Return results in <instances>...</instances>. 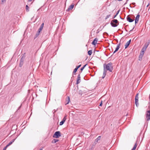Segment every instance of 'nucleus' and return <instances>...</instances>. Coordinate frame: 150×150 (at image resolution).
I'll list each match as a JSON object with an SVG mask.
<instances>
[{
	"mask_svg": "<svg viewBox=\"0 0 150 150\" xmlns=\"http://www.w3.org/2000/svg\"><path fill=\"white\" fill-rule=\"evenodd\" d=\"M43 25H44V23H42L41 25V26H40V28H39V29L38 30L39 31V32H40V31L42 30L43 29Z\"/></svg>",
	"mask_w": 150,
	"mask_h": 150,
	"instance_id": "4468645a",
	"label": "nucleus"
},
{
	"mask_svg": "<svg viewBox=\"0 0 150 150\" xmlns=\"http://www.w3.org/2000/svg\"><path fill=\"white\" fill-rule=\"evenodd\" d=\"M30 1H31L32 0H29Z\"/></svg>",
	"mask_w": 150,
	"mask_h": 150,
	"instance_id": "c03bdc74",
	"label": "nucleus"
},
{
	"mask_svg": "<svg viewBox=\"0 0 150 150\" xmlns=\"http://www.w3.org/2000/svg\"><path fill=\"white\" fill-rule=\"evenodd\" d=\"M135 104L137 107L139 105L138 101L135 100Z\"/></svg>",
	"mask_w": 150,
	"mask_h": 150,
	"instance_id": "cd10ccee",
	"label": "nucleus"
},
{
	"mask_svg": "<svg viewBox=\"0 0 150 150\" xmlns=\"http://www.w3.org/2000/svg\"><path fill=\"white\" fill-rule=\"evenodd\" d=\"M137 145L136 144L133 147V148L132 149V150H135L136 147H137Z\"/></svg>",
	"mask_w": 150,
	"mask_h": 150,
	"instance_id": "b1692460",
	"label": "nucleus"
},
{
	"mask_svg": "<svg viewBox=\"0 0 150 150\" xmlns=\"http://www.w3.org/2000/svg\"><path fill=\"white\" fill-rule=\"evenodd\" d=\"M81 66V65L80 64V65H78V66H77V67H76V68H77V69H78V68H79Z\"/></svg>",
	"mask_w": 150,
	"mask_h": 150,
	"instance_id": "72a5a7b5",
	"label": "nucleus"
},
{
	"mask_svg": "<svg viewBox=\"0 0 150 150\" xmlns=\"http://www.w3.org/2000/svg\"><path fill=\"white\" fill-rule=\"evenodd\" d=\"M120 43H119L117 45V47L115 49V51L113 52V53H115L118 50H119V49L120 48Z\"/></svg>",
	"mask_w": 150,
	"mask_h": 150,
	"instance_id": "f8f14e48",
	"label": "nucleus"
},
{
	"mask_svg": "<svg viewBox=\"0 0 150 150\" xmlns=\"http://www.w3.org/2000/svg\"><path fill=\"white\" fill-rule=\"evenodd\" d=\"M132 4H133V5H134L135 4V3H133Z\"/></svg>",
	"mask_w": 150,
	"mask_h": 150,
	"instance_id": "37998d69",
	"label": "nucleus"
},
{
	"mask_svg": "<svg viewBox=\"0 0 150 150\" xmlns=\"http://www.w3.org/2000/svg\"><path fill=\"white\" fill-rule=\"evenodd\" d=\"M66 101L67 102V103H66V105L68 104L69 102L70 101V98L69 96H68L67 97V98L66 100Z\"/></svg>",
	"mask_w": 150,
	"mask_h": 150,
	"instance_id": "dca6fc26",
	"label": "nucleus"
},
{
	"mask_svg": "<svg viewBox=\"0 0 150 150\" xmlns=\"http://www.w3.org/2000/svg\"><path fill=\"white\" fill-rule=\"evenodd\" d=\"M138 93H137L135 97V100L138 101L139 97H138Z\"/></svg>",
	"mask_w": 150,
	"mask_h": 150,
	"instance_id": "6ab92c4d",
	"label": "nucleus"
},
{
	"mask_svg": "<svg viewBox=\"0 0 150 150\" xmlns=\"http://www.w3.org/2000/svg\"><path fill=\"white\" fill-rule=\"evenodd\" d=\"M149 42H148L144 44V47H144V48H145L146 49L148 47V45H149Z\"/></svg>",
	"mask_w": 150,
	"mask_h": 150,
	"instance_id": "f3484780",
	"label": "nucleus"
},
{
	"mask_svg": "<svg viewBox=\"0 0 150 150\" xmlns=\"http://www.w3.org/2000/svg\"><path fill=\"white\" fill-rule=\"evenodd\" d=\"M128 0H127L126 2V3H125V4H126L127 3V1H128Z\"/></svg>",
	"mask_w": 150,
	"mask_h": 150,
	"instance_id": "ea45409f",
	"label": "nucleus"
},
{
	"mask_svg": "<svg viewBox=\"0 0 150 150\" xmlns=\"http://www.w3.org/2000/svg\"><path fill=\"white\" fill-rule=\"evenodd\" d=\"M59 141L57 139H54L52 141V143H55Z\"/></svg>",
	"mask_w": 150,
	"mask_h": 150,
	"instance_id": "aec40b11",
	"label": "nucleus"
},
{
	"mask_svg": "<svg viewBox=\"0 0 150 150\" xmlns=\"http://www.w3.org/2000/svg\"><path fill=\"white\" fill-rule=\"evenodd\" d=\"M87 64H85V65H84L83 67V68L84 69V68H85V67L86 66V65Z\"/></svg>",
	"mask_w": 150,
	"mask_h": 150,
	"instance_id": "4c0bfd02",
	"label": "nucleus"
},
{
	"mask_svg": "<svg viewBox=\"0 0 150 150\" xmlns=\"http://www.w3.org/2000/svg\"><path fill=\"white\" fill-rule=\"evenodd\" d=\"M149 4H148V5H147L146 7H148L149 6Z\"/></svg>",
	"mask_w": 150,
	"mask_h": 150,
	"instance_id": "58836bf2",
	"label": "nucleus"
},
{
	"mask_svg": "<svg viewBox=\"0 0 150 150\" xmlns=\"http://www.w3.org/2000/svg\"><path fill=\"white\" fill-rule=\"evenodd\" d=\"M92 54V50H90L88 52V54L89 55H91Z\"/></svg>",
	"mask_w": 150,
	"mask_h": 150,
	"instance_id": "5701e85b",
	"label": "nucleus"
},
{
	"mask_svg": "<svg viewBox=\"0 0 150 150\" xmlns=\"http://www.w3.org/2000/svg\"><path fill=\"white\" fill-rule=\"evenodd\" d=\"M127 21L129 22H132L134 20L132 19H131L130 17L128 16L127 17Z\"/></svg>",
	"mask_w": 150,
	"mask_h": 150,
	"instance_id": "ddd939ff",
	"label": "nucleus"
},
{
	"mask_svg": "<svg viewBox=\"0 0 150 150\" xmlns=\"http://www.w3.org/2000/svg\"><path fill=\"white\" fill-rule=\"evenodd\" d=\"M119 1H122V0H118Z\"/></svg>",
	"mask_w": 150,
	"mask_h": 150,
	"instance_id": "a19ab883",
	"label": "nucleus"
},
{
	"mask_svg": "<svg viewBox=\"0 0 150 150\" xmlns=\"http://www.w3.org/2000/svg\"><path fill=\"white\" fill-rule=\"evenodd\" d=\"M102 105V101H101V103L100 104L99 106H101Z\"/></svg>",
	"mask_w": 150,
	"mask_h": 150,
	"instance_id": "f704fd0d",
	"label": "nucleus"
},
{
	"mask_svg": "<svg viewBox=\"0 0 150 150\" xmlns=\"http://www.w3.org/2000/svg\"><path fill=\"white\" fill-rule=\"evenodd\" d=\"M110 16V15H107L105 17V19H107Z\"/></svg>",
	"mask_w": 150,
	"mask_h": 150,
	"instance_id": "7c9ffc66",
	"label": "nucleus"
},
{
	"mask_svg": "<svg viewBox=\"0 0 150 150\" xmlns=\"http://www.w3.org/2000/svg\"><path fill=\"white\" fill-rule=\"evenodd\" d=\"M84 68H83V67H82V68H81V71H82L83 70V69Z\"/></svg>",
	"mask_w": 150,
	"mask_h": 150,
	"instance_id": "e433bc0d",
	"label": "nucleus"
},
{
	"mask_svg": "<svg viewBox=\"0 0 150 150\" xmlns=\"http://www.w3.org/2000/svg\"><path fill=\"white\" fill-rule=\"evenodd\" d=\"M74 5L72 4L70 6H69V7L67 9V11H69L70 10H72L74 7Z\"/></svg>",
	"mask_w": 150,
	"mask_h": 150,
	"instance_id": "1a4fd4ad",
	"label": "nucleus"
},
{
	"mask_svg": "<svg viewBox=\"0 0 150 150\" xmlns=\"http://www.w3.org/2000/svg\"><path fill=\"white\" fill-rule=\"evenodd\" d=\"M101 136H99L98 138L95 140V142H97L98 140H100V139Z\"/></svg>",
	"mask_w": 150,
	"mask_h": 150,
	"instance_id": "412c9836",
	"label": "nucleus"
},
{
	"mask_svg": "<svg viewBox=\"0 0 150 150\" xmlns=\"http://www.w3.org/2000/svg\"><path fill=\"white\" fill-rule=\"evenodd\" d=\"M6 0H1V4L4 3L6 2Z\"/></svg>",
	"mask_w": 150,
	"mask_h": 150,
	"instance_id": "2f4dec72",
	"label": "nucleus"
},
{
	"mask_svg": "<svg viewBox=\"0 0 150 150\" xmlns=\"http://www.w3.org/2000/svg\"><path fill=\"white\" fill-rule=\"evenodd\" d=\"M25 57L23 55L21 59L20 62L19 64V66L21 67L23 64Z\"/></svg>",
	"mask_w": 150,
	"mask_h": 150,
	"instance_id": "39448f33",
	"label": "nucleus"
},
{
	"mask_svg": "<svg viewBox=\"0 0 150 150\" xmlns=\"http://www.w3.org/2000/svg\"><path fill=\"white\" fill-rule=\"evenodd\" d=\"M140 17V15L139 14H138L136 16L135 19V24H136L137 23L139 20V18Z\"/></svg>",
	"mask_w": 150,
	"mask_h": 150,
	"instance_id": "0eeeda50",
	"label": "nucleus"
},
{
	"mask_svg": "<svg viewBox=\"0 0 150 150\" xmlns=\"http://www.w3.org/2000/svg\"><path fill=\"white\" fill-rule=\"evenodd\" d=\"M146 49L143 47L142 49V52L140 53V55H141L142 56H143L144 54V52L145 51Z\"/></svg>",
	"mask_w": 150,
	"mask_h": 150,
	"instance_id": "2eb2a0df",
	"label": "nucleus"
},
{
	"mask_svg": "<svg viewBox=\"0 0 150 150\" xmlns=\"http://www.w3.org/2000/svg\"><path fill=\"white\" fill-rule=\"evenodd\" d=\"M131 41V40H130L129 41L127 42L126 43L125 47V49H126L129 46V45L130 42Z\"/></svg>",
	"mask_w": 150,
	"mask_h": 150,
	"instance_id": "6e6552de",
	"label": "nucleus"
},
{
	"mask_svg": "<svg viewBox=\"0 0 150 150\" xmlns=\"http://www.w3.org/2000/svg\"><path fill=\"white\" fill-rule=\"evenodd\" d=\"M81 82V76L80 74H79L77 78V81L76 84H79Z\"/></svg>",
	"mask_w": 150,
	"mask_h": 150,
	"instance_id": "423d86ee",
	"label": "nucleus"
},
{
	"mask_svg": "<svg viewBox=\"0 0 150 150\" xmlns=\"http://www.w3.org/2000/svg\"><path fill=\"white\" fill-rule=\"evenodd\" d=\"M15 139H13L6 146L7 147L8 146L12 144L13 142L15 140Z\"/></svg>",
	"mask_w": 150,
	"mask_h": 150,
	"instance_id": "9b49d317",
	"label": "nucleus"
},
{
	"mask_svg": "<svg viewBox=\"0 0 150 150\" xmlns=\"http://www.w3.org/2000/svg\"><path fill=\"white\" fill-rule=\"evenodd\" d=\"M110 24L112 27H116L119 25V22L117 19H114L111 21Z\"/></svg>",
	"mask_w": 150,
	"mask_h": 150,
	"instance_id": "f03ea898",
	"label": "nucleus"
},
{
	"mask_svg": "<svg viewBox=\"0 0 150 150\" xmlns=\"http://www.w3.org/2000/svg\"><path fill=\"white\" fill-rule=\"evenodd\" d=\"M104 67L105 70H105H108L110 72H112L113 69L112 63L111 62L108 63L107 64H104Z\"/></svg>",
	"mask_w": 150,
	"mask_h": 150,
	"instance_id": "f257e3e1",
	"label": "nucleus"
},
{
	"mask_svg": "<svg viewBox=\"0 0 150 150\" xmlns=\"http://www.w3.org/2000/svg\"><path fill=\"white\" fill-rule=\"evenodd\" d=\"M146 119L147 121L150 120V110H148L146 112Z\"/></svg>",
	"mask_w": 150,
	"mask_h": 150,
	"instance_id": "20e7f679",
	"label": "nucleus"
},
{
	"mask_svg": "<svg viewBox=\"0 0 150 150\" xmlns=\"http://www.w3.org/2000/svg\"><path fill=\"white\" fill-rule=\"evenodd\" d=\"M120 11V10H118V11H117V12L116 13V14H115V16H114V17H113V18H115V17H116V16H117V15L118 14V13H119V12Z\"/></svg>",
	"mask_w": 150,
	"mask_h": 150,
	"instance_id": "393cba45",
	"label": "nucleus"
},
{
	"mask_svg": "<svg viewBox=\"0 0 150 150\" xmlns=\"http://www.w3.org/2000/svg\"><path fill=\"white\" fill-rule=\"evenodd\" d=\"M106 70H105V69H104V71H103V76L102 77V78H104L106 74Z\"/></svg>",
	"mask_w": 150,
	"mask_h": 150,
	"instance_id": "a211bd4d",
	"label": "nucleus"
},
{
	"mask_svg": "<svg viewBox=\"0 0 150 150\" xmlns=\"http://www.w3.org/2000/svg\"><path fill=\"white\" fill-rule=\"evenodd\" d=\"M77 69H77V68H76L74 69V70L73 73H75L76 72V71H77Z\"/></svg>",
	"mask_w": 150,
	"mask_h": 150,
	"instance_id": "c756f323",
	"label": "nucleus"
},
{
	"mask_svg": "<svg viewBox=\"0 0 150 150\" xmlns=\"http://www.w3.org/2000/svg\"><path fill=\"white\" fill-rule=\"evenodd\" d=\"M67 115H65L63 118V119L62 120V121H63L64 122L67 119Z\"/></svg>",
	"mask_w": 150,
	"mask_h": 150,
	"instance_id": "4be33fe9",
	"label": "nucleus"
},
{
	"mask_svg": "<svg viewBox=\"0 0 150 150\" xmlns=\"http://www.w3.org/2000/svg\"><path fill=\"white\" fill-rule=\"evenodd\" d=\"M29 7L27 5L26 6V9L27 11H29Z\"/></svg>",
	"mask_w": 150,
	"mask_h": 150,
	"instance_id": "a878e982",
	"label": "nucleus"
},
{
	"mask_svg": "<svg viewBox=\"0 0 150 150\" xmlns=\"http://www.w3.org/2000/svg\"><path fill=\"white\" fill-rule=\"evenodd\" d=\"M40 33V32H39V31H38L37 32V33L36 34V37H38Z\"/></svg>",
	"mask_w": 150,
	"mask_h": 150,
	"instance_id": "c85d7f7f",
	"label": "nucleus"
},
{
	"mask_svg": "<svg viewBox=\"0 0 150 150\" xmlns=\"http://www.w3.org/2000/svg\"><path fill=\"white\" fill-rule=\"evenodd\" d=\"M64 122L63 121H62V120L60 123H59V125L61 126V125H63L64 123Z\"/></svg>",
	"mask_w": 150,
	"mask_h": 150,
	"instance_id": "bb28decb",
	"label": "nucleus"
},
{
	"mask_svg": "<svg viewBox=\"0 0 150 150\" xmlns=\"http://www.w3.org/2000/svg\"><path fill=\"white\" fill-rule=\"evenodd\" d=\"M57 110H54L52 112L54 114V113L56 112V111H57Z\"/></svg>",
	"mask_w": 150,
	"mask_h": 150,
	"instance_id": "473e14b6",
	"label": "nucleus"
},
{
	"mask_svg": "<svg viewBox=\"0 0 150 150\" xmlns=\"http://www.w3.org/2000/svg\"><path fill=\"white\" fill-rule=\"evenodd\" d=\"M98 40V38H95L93 41L92 42V44L94 45H95L96 44Z\"/></svg>",
	"mask_w": 150,
	"mask_h": 150,
	"instance_id": "9d476101",
	"label": "nucleus"
},
{
	"mask_svg": "<svg viewBox=\"0 0 150 150\" xmlns=\"http://www.w3.org/2000/svg\"><path fill=\"white\" fill-rule=\"evenodd\" d=\"M134 28H133L132 29V30H130V31H132V30H133V29H134Z\"/></svg>",
	"mask_w": 150,
	"mask_h": 150,
	"instance_id": "79ce46f5",
	"label": "nucleus"
},
{
	"mask_svg": "<svg viewBox=\"0 0 150 150\" xmlns=\"http://www.w3.org/2000/svg\"><path fill=\"white\" fill-rule=\"evenodd\" d=\"M7 147L6 146L4 148V149H3V150H6V148H7Z\"/></svg>",
	"mask_w": 150,
	"mask_h": 150,
	"instance_id": "c9c22d12",
	"label": "nucleus"
},
{
	"mask_svg": "<svg viewBox=\"0 0 150 150\" xmlns=\"http://www.w3.org/2000/svg\"><path fill=\"white\" fill-rule=\"evenodd\" d=\"M61 136V133L60 132L57 131L55 132L54 134L53 135V137L56 138H59Z\"/></svg>",
	"mask_w": 150,
	"mask_h": 150,
	"instance_id": "7ed1b4c3",
	"label": "nucleus"
}]
</instances>
